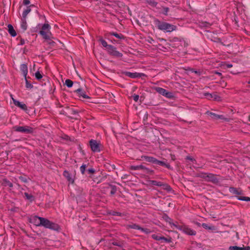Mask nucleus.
<instances>
[{
    "mask_svg": "<svg viewBox=\"0 0 250 250\" xmlns=\"http://www.w3.org/2000/svg\"><path fill=\"white\" fill-rule=\"evenodd\" d=\"M110 34L116 37V38H117L118 39H124V38L123 35H122V34H119L117 33L111 32V33H110Z\"/></svg>",
    "mask_w": 250,
    "mask_h": 250,
    "instance_id": "bb28decb",
    "label": "nucleus"
},
{
    "mask_svg": "<svg viewBox=\"0 0 250 250\" xmlns=\"http://www.w3.org/2000/svg\"><path fill=\"white\" fill-rule=\"evenodd\" d=\"M249 120L250 121V115L249 116Z\"/></svg>",
    "mask_w": 250,
    "mask_h": 250,
    "instance_id": "69168bd1",
    "label": "nucleus"
},
{
    "mask_svg": "<svg viewBox=\"0 0 250 250\" xmlns=\"http://www.w3.org/2000/svg\"><path fill=\"white\" fill-rule=\"evenodd\" d=\"M155 23L159 29L166 31L167 32H172L175 30L176 26L168 23L161 22L159 20H155Z\"/></svg>",
    "mask_w": 250,
    "mask_h": 250,
    "instance_id": "f257e3e1",
    "label": "nucleus"
},
{
    "mask_svg": "<svg viewBox=\"0 0 250 250\" xmlns=\"http://www.w3.org/2000/svg\"><path fill=\"white\" fill-rule=\"evenodd\" d=\"M204 95L207 98L208 100H212L217 102H220L222 101V99L221 97L218 95L216 93H209L208 92L204 93Z\"/></svg>",
    "mask_w": 250,
    "mask_h": 250,
    "instance_id": "423d86ee",
    "label": "nucleus"
},
{
    "mask_svg": "<svg viewBox=\"0 0 250 250\" xmlns=\"http://www.w3.org/2000/svg\"><path fill=\"white\" fill-rule=\"evenodd\" d=\"M130 169L131 170H138L139 167H138V166H132L130 167Z\"/></svg>",
    "mask_w": 250,
    "mask_h": 250,
    "instance_id": "c03bdc74",
    "label": "nucleus"
},
{
    "mask_svg": "<svg viewBox=\"0 0 250 250\" xmlns=\"http://www.w3.org/2000/svg\"><path fill=\"white\" fill-rule=\"evenodd\" d=\"M242 248L244 249L243 250H250V247H244V245L243 246Z\"/></svg>",
    "mask_w": 250,
    "mask_h": 250,
    "instance_id": "864d4df0",
    "label": "nucleus"
},
{
    "mask_svg": "<svg viewBox=\"0 0 250 250\" xmlns=\"http://www.w3.org/2000/svg\"><path fill=\"white\" fill-rule=\"evenodd\" d=\"M31 11L30 7H27L26 9L23 12L22 18L25 19L27 14Z\"/></svg>",
    "mask_w": 250,
    "mask_h": 250,
    "instance_id": "5701e85b",
    "label": "nucleus"
},
{
    "mask_svg": "<svg viewBox=\"0 0 250 250\" xmlns=\"http://www.w3.org/2000/svg\"><path fill=\"white\" fill-rule=\"evenodd\" d=\"M8 32L10 34V35L13 36L15 37L16 36L17 34L14 30L13 26L11 24H8Z\"/></svg>",
    "mask_w": 250,
    "mask_h": 250,
    "instance_id": "6ab92c4d",
    "label": "nucleus"
},
{
    "mask_svg": "<svg viewBox=\"0 0 250 250\" xmlns=\"http://www.w3.org/2000/svg\"><path fill=\"white\" fill-rule=\"evenodd\" d=\"M15 131L26 133H31L33 132V128L29 126H16L14 127Z\"/></svg>",
    "mask_w": 250,
    "mask_h": 250,
    "instance_id": "20e7f679",
    "label": "nucleus"
},
{
    "mask_svg": "<svg viewBox=\"0 0 250 250\" xmlns=\"http://www.w3.org/2000/svg\"><path fill=\"white\" fill-rule=\"evenodd\" d=\"M40 33L44 39L51 36L52 34L49 30V25L47 23L44 24Z\"/></svg>",
    "mask_w": 250,
    "mask_h": 250,
    "instance_id": "7ed1b4c3",
    "label": "nucleus"
},
{
    "mask_svg": "<svg viewBox=\"0 0 250 250\" xmlns=\"http://www.w3.org/2000/svg\"><path fill=\"white\" fill-rule=\"evenodd\" d=\"M164 14L165 15H167V13L168 12L169 9L167 7H165L164 8Z\"/></svg>",
    "mask_w": 250,
    "mask_h": 250,
    "instance_id": "8fccbe9b",
    "label": "nucleus"
},
{
    "mask_svg": "<svg viewBox=\"0 0 250 250\" xmlns=\"http://www.w3.org/2000/svg\"><path fill=\"white\" fill-rule=\"evenodd\" d=\"M12 100H13V102L14 104L16 106H18L19 107H20V108H21V109H22L24 111H26L27 110V107L25 104H24L23 103H21L19 101L16 100L14 98H12Z\"/></svg>",
    "mask_w": 250,
    "mask_h": 250,
    "instance_id": "f8f14e48",
    "label": "nucleus"
},
{
    "mask_svg": "<svg viewBox=\"0 0 250 250\" xmlns=\"http://www.w3.org/2000/svg\"><path fill=\"white\" fill-rule=\"evenodd\" d=\"M183 231L186 234L190 235H195L196 234V231L188 228L187 227H184L183 228Z\"/></svg>",
    "mask_w": 250,
    "mask_h": 250,
    "instance_id": "2eb2a0df",
    "label": "nucleus"
},
{
    "mask_svg": "<svg viewBox=\"0 0 250 250\" xmlns=\"http://www.w3.org/2000/svg\"><path fill=\"white\" fill-rule=\"evenodd\" d=\"M23 3L25 5H28L30 3V1L29 0H23Z\"/></svg>",
    "mask_w": 250,
    "mask_h": 250,
    "instance_id": "49530a36",
    "label": "nucleus"
},
{
    "mask_svg": "<svg viewBox=\"0 0 250 250\" xmlns=\"http://www.w3.org/2000/svg\"><path fill=\"white\" fill-rule=\"evenodd\" d=\"M80 97H82L83 98L88 99L89 97L86 95L84 92H83L81 89H78L76 90Z\"/></svg>",
    "mask_w": 250,
    "mask_h": 250,
    "instance_id": "aec40b11",
    "label": "nucleus"
},
{
    "mask_svg": "<svg viewBox=\"0 0 250 250\" xmlns=\"http://www.w3.org/2000/svg\"><path fill=\"white\" fill-rule=\"evenodd\" d=\"M150 184L160 187L161 186V182H158L155 180H151L149 181Z\"/></svg>",
    "mask_w": 250,
    "mask_h": 250,
    "instance_id": "c85d7f7f",
    "label": "nucleus"
},
{
    "mask_svg": "<svg viewBox=\"0 0 250 250\" xmlns=\"http://www.w3.org/2000/svg\"><path fill=\"white\" fill-rule=\"evenodd\" d=\"M63 175L66 178L67 180L71 183H74V180L71 177L70 174L67 170H64L63 173Z\"/></svg>",
    "mask_w": 250,
    "mask_h": 250,
    "instance_id": "f3484780",
    "label": "nucleus"
},
{
    "mask_svg": "<svg viewBox=\"0 0 250 250\" xmlns=\"http://www.w3.org/2000/svg\"><path fill=\"white\" fill-rule=\"evenodd\" d=\"M44 42L50 45V46L51 47H53L54 46L55 44V42L54 41H53L52 40V38H51V36H50L46 39H45V41H44Z\"/></svg>",
    "mask_w": 250,
    "mask_h": 250,
    "instance_id": "a211bd4d",
    "label": "nucleus"
},
{
    "mask_svg": "<svg viewBox=\"0 0 250 250\" xmlns=\"http://www.w3.org/2000/svg\"><path fill=\"white\" fill-rule=\"evenodd\" d=\"M41 226H42L46 228L54 230H58L59 229V227L57 224L50 221L49 220L46 218L42 217Z\"/></svg>",
    "mask_w": 250,
    "mask_h": 250,
    "instance_id": "f03ea898",
    "label": "nucleus"
},
{
    "mask_svg": "<svg viewBox=\"0 0 250 250\" xmlns=\"http://www.w3.org/2000/svg\"><path fill=\"white\" fill-rule=\"evenodd\" d=\"M86 166L85 164H83L80 167V170L82 174H84Z\"/></svg>",
    "mask_w": 250,
    "mask_h": 250,
    "instance_id": "4c0bfd02",
    "label": "nucleus"
},
{
    "mask_svg": "<svg viewBox=\"0 0 250 250\" xmlns=\"http://www.w3.org/2000/svg\"><path fill=\"white\" fill-rule=\"evenodd\" d=\"M89 144L92 151L94 152H98L101 151L100 147L101 145L100 143L97 142V141L94 140H91L89 141Z\"/></svg>",
    "mask_w": 250,
    "mask_h": 250,
    "instance_id": "39448f33",
    "label": "nucleus"
},
{
    "mask_svg": "<svg viewBox=\"0 0 250 250\" xmlns=\"http://www.w3.org/2000/svg\"><path fill=\"white\" fill-rule=\"evenodd\" d=\"M202 227L207 229H212V230H215V228L214 226H208V224L203 223L202 225Z\"/></svg>",
    "mask_w": 250,
    "mask_h": 250,
    "instance_id": "b1692460",
    "label": "nucleus"
},
{
    "mask_svg": "<svg viewBox=\"0 0 250 250\" xmlns=\"http://www.w3.org/2000/svg\"><path fill=\"white\" fill-rule=\"evenodd\" d=\"M187 159L189 160L192 162L195 161V160L193 158L190 157H187Z\"/></svg>",
    "mask_w": 250,
    "mask_h": 250,
    "instance_id": "5fc2aeb1",
    "label": "nucleus"
},
{
    "mask_svg": "<svg viewBox=\"0 0 250 250\" xmlns=\"http://www.w3.org/2000/svg\"><path fill=\"white\" fill-rule=\"evenodd\" d=\"M126 75L132 78H135L137 77H141L142 76H145V74L143 73H131V72H126Z\"/></svg>",
    "mask_w": 250,
    "mask_h": 250,
    "instance_id": "4468645a",
    "label": "nucleus"
},
{
    "mask_svg": "<svg viewBox=\"0 0 250 250\" xmlns=\"http://www.w3.org/2000/svg\"><path fill=\"white\" fill-rule=\"evenodd\" d=\"M138 167H139V169H145V167L144 166H143V165H139V166H138Z\"/></svg>",
    "mask_w": 250,
    "mask_h": 250,
    "instance_id": "4d7b16f0",
    "label": "nucleus"
},
{
    "mask_svg": "<svg viewBox=\"0 0 250 250\" xmlns=\"http://www.w3.org/2000/svg\"><path fill=\"white\" fill-rule=\"evenodd\" d=\"M139 95H134L133 96V100L135 101V102H137L138 99H139Z\"/></svg>",
    "mask_w": 250,
    "mask_h": 250,
    "instance_id": "a18cd8bd",
    "label": "nucleus"
},
{
    "mask_svg": "<svg viewBox=\"0 0 250 250\" xmlns=\"http://www.w3.org/2000/svg\"><path fill=\"white\" fill-rule=\"evenodd\" d=\"M194 72H195V73H198V72H197V71H194Z\"/></svg>",
    "mask_w": 250,
    "mask_h": 250,
    "instance_id": "e2e57ef3",
    "label": "nucleus"
},
{
    "mask_svg": "<svg viewBox=\"0 0 250 250\" xmlns=\"http://www.w3.org/2000/svg\"><path fill=\"white\" fill-rule=\"evenodd\" d=\"M88 171L89 173L93 174L95 172V170L93 168H90L88 170Z\"/></svg>",
    "mask_w": 250,
    "mask_h": 250,
    "instance_id": "09e8293b",
    "label": "nucleus"
},
{
    "mask_svg": "<svg viewBox=\"0 0 250 250\" xmlns=\"http://www.w3.org/2000/svg\"><path fill=\"white\" fill-rule=\"evenodd\" d=\"M128 228H131V229H141V227L136 225V224H132L131 225H129L128 226Z\"/></svg>",
    "mask_w": 250,
    "mask_h": 250,
    "instance_id": "473e14b6",
    "label": "nucleus"
},
{
    "mask_svg": "<svg viewBox=\"0 0 250 250\" xmlns=\"http://www.w3.org/2000/svg\"><path fill=\"white\" fill-rule=\"evenodd\" d=\"M35 77L37 79L40 80L42 78V74L40 73V72L38 71L35 73Z\"/></svg>",
    "mask_w": 250,
    "mask_h": 250,
    "instance_id": "f704fd0d",
    "label": "nucleus"
},
{
    "mask_svg": "<svg viewBox=\"0 0 250 250\" xmlns=\"http://www.w3.org/2000/svg\"><path fill=\"white\" fill-rule=\"evenodd\" d=\"M232 190L233 192V193L237 194V195H240L241 194V191L238 190L237 189L235 188H232Z\"/></svg>",
    "mask_w": 250,
    "mask_h": 250,
    "instance_id": "58836bf2",
    "label": "nucleus"
},
{
    "mask_svg": "<svg viewBox=\"0 0 250 250\" xmlns=\"http://www.w3.org/2000/svg\"><path fill=\"white\" fill-rule=\"evenodd\" d=\"M152 238L157 241L164 240L165 241L167 242H170V239H168L165 238V237L162 236L161 235H159L158 234H153L152 235Z\"/></svg>",
    "mask_w": 250,
    "mask_h": 250,
    "instance_id": "ddd939ff",
    "label": "nucleus"
},
{
    "mask_svg": "<svg viewBox=\"0 0 250 250\" xmlns=\"http://www.w3.org/2000/svg\"><path fill=\"white\" fill-rule=\"evenodd\" d=\"M146 160L149 162H152V163H155L156 161H157V160H156L155 158L151 157H147L146 158Z\"/></svg>",
    "mask_w": 250,
    "mask_h": 250,
    "instance_id": "7c9ffc66",
    "label": "nucleus"
},
{
    "mask_svg": "<svg viewBox=\"0 0 250 250\" xmlns=\"http://www.w3.org/2000/svg\"><path fill=\"white\" fill-rule=\"evenodd\" d=\"M21 69L22 72L25 79H26V77L27 76L28 73L27 66L26 64L23 63L21 65Z\"/></svg>",
    "mask_w": 250,
    "mask_h": 250,
    "instance_id": "dca6fc26",
    "label": "nucleus"
},
{
    "mask_svg": "<svg viewBox=\"0 0 250 250\" xmlns=\"http://www.w3.org/2000/svg\"><path fill=\"white\" fill-rule=\"evenodd\" d=\"M153 41H154V40H153L152 38H150V39L148 40V42H149V43H152V42H153Z\"/></svg>",
    "mask_w": 250,
    "mask_h": 250,
    "instance_id": "bf43d9fd",
    "label": "nucleus"
},
{
    "mask_svg": "<svg viewBox=\"0 0 250 250\" xmlns=\"http://www.w3.org/2000/svg\"><path fill=\"white\" fill-rule=\"evenodd\" d=\"M25 82H26V87L27 88H31L33 87V85L28 82L27 80V77H26Z\"/></svg>",
    "mask_w": 250,
    "mask_h": 250,
    "instance_id": "c9c22d12",
    "label": "nucleus"
},
{
    "mask_svg": "<svg viewBox=\"0 0 250 250\" xmlns=\"http://www.w3.org/2000/svg\"><path fill=\"white\" fill-rule=\"evenodd\" d=\"M21 27L23 31H25L27 29V25L25 19L22 18L21 24Z\"/></svg>",
    "mask_w": 250,
    "mask_h": 250,
    "instance_id": "412c9836",
    "label": "nucleus"
},
{
    "mask_svg": "<svg viewBox=\"0 0 250 250\" xmlns=\"http://www.w3.org/2000/svg\"><path fill=\"white\" fill-rule=\"evenodd\" d=\"M42 217L37 216H33L30 219V222L36 226H41Z\"/></svg>",
    "mask_w": 250,
    "mask_h": 250,
    "instance_id": "9b49d317",
    "label": "nucleus"
},
{
    "mask_svg": "<svg viewBox=\"0 0 250 250\" xmlns=\"http://www.w3.org/2000/svg\"><path fill=\"white\" fill-rule=\"evenodd\" d=\"M115 192H116V189L115 188H113L112 189V190H111L110 193L111 194H114L115 193Z\"/></svg>",
    "mask_w": 250,
    "mask_h": 250,
    "instance_id": "13d9d810",
    "label": "nucleus"
},
{
    "mask_svg": "<svg viewBox=\"0 0 250 250\" xmlns=\"http://www.w3.org/2000/svg\"><path fill=\"white\" fill-rule=\"evenodd\" d=\"M140 230H141L142 231L145 232L146 233H148L150 232L148 229H144L141 227V229H140Z\"/></svg>",
    "mask_w": 250,
    "mask_h": 250,
    "instance_id": "37998d69",
    "label": "nucleus"
},
{
    "mask_svg": "<svg viewBox=\"0 0 250 250\" xmlns=\"http://www.w3.org/2000/svg\"><path fill=\"white\" fill-rule=\"evenodd\" d=\"M116 49L115 47H114V46H113L112 45H111L110 46H108V48L106 50L108 52V53L110 54L112 53H113V52Z\"/></svg>",
    "mask_w": 250,
    "mask_h": 250,
    "instance_id": "2f4dec72",
    "label": "nucleus"
},
{
    "mask_svg": "<svg viewBox=\"0 0 250 250\" xmlns=\"http://www.w3.org/2000/svg\"><path fill=\"white\" fill-rule=\"evenodd\" d=\"M233 67L232 65L229 63H222L221 67L222 69H228L229 70L232 74H236L239 73V70L237 69L235 66H234L232 69H230Z\"/></svg>",
    "mask_w": 250,
    "mask_h": 250,
    "instance_id": "0eeeda50",
    "label": "nucleus"
},
{
    "mask_svg": "<svg viewBox=\"0 0 250 250\" xmlns=\"http://www.w3.org/2000/svg\"><path fill=\"white\" fill-rule=\"evenodd\" d=\"M171 158H172V159L173 160H174V157L172 156V157H171Z\"/></svg>",
    "mask_w": 250,
    "mask_h": 250,
    "instance_id": "0e129e2a",
    "label": "nucleus"
},
{
    "mask_svg": "<svg viewBox=\"0 0 250 250\" xmlns=\"http://www.w3.org/2000/svg\"><path fill=\"white\" fill-rule=\"evenodd\" d=\"M65 84L67 87H71L73 85V82L69 79H67L65 80Z\"/></svg>",
    "mask_w": 250,
    "mask_h": 250,
    "instance_id": "cd10ccee",
    "label": "nucleus"
},
{
    "mask_svg": "<svg viewBox=\"0 0 250 250\" xmlns=\"http://www.w3.org/2000/svg\"><path fill=\"white\" fill-rule=\"evenodd\" d=\"M160 187H162L163 189L166 190L167 191H170L171 190L170 186L166 183L161 182V186Z\"/></svg>",
    "mask_w": 250,
    "mask_h": 250,
    "instance_id": "4be33fe9",
    "label": "nucleus"
},
{
    "mask_svg": "<svg viewBox=\"0 0 250 250\" xmlns=\"http://www.w3.org/2000/svg\"><path fill=\"white\" fill-rule=\"evenodd\" d=\"M248 83L250 84V80L248 82Z\"/></svg>",
    "mask_w": 250,
    "mask_h": 250,
    "instance_id": "680f3d73",
    "label": "nucleus"
},
{
    "mask_svg": "<svg viewBox=\"0 0 250 250\" xmlns=\"http://www.w3.org/2000/svg\"><path fill=\"white\" fill-rule=\"evenodd\" d=\"M113 244L114 245H115V246H120V247L122 246V244L120 243L117 242H113Z\"/></svg>",
    "mask_w": 250,
    "mask_h": 250,
    "instance_id": "3c124183",
    "label": "nucleus"
},
{
    "mask_svg": "<svg viewBox=\"0 0 250 250\" xmlns=\"http://www.w3.org/2000/svg\"><path fill=\"white\" fill-rule=\"evenodd\" d=\"M229 249L230 250H243L244 249L242 247L237 246H230Z\"/></svg>",
    "mask_w": 250,
    "mask_h": 250,
    "instance_id": "72a5a7b5",
    "label": "nucleus"
},
{
    "mask_svg": "<svg viewBox=\"0 0 250 250\" xmlns=\"http://www.w3.org/2000/svg\"><path fill=\"white\" fill-rule=\"evenodd\" d=\"M154 89L156 91L163 96H165L167 98H171L172 97V94L170 92H167L166 89L160 87H156Z\"/></svg>",
    "mask_w": 250,
    "mask_h": 250,
    "instance_id": "6e6552de",
    "label": "nucleus"
},
{
    "mask_svg": "<svg viewBox=\"0 0 250 250\" xmlns=\"http://www.w3.org/2000/svg\"><path fill=\"white\" fill-rule=\"evenodd\" d=\"M24 195L26 197V198L28 200H31L33 198V196L32 195L29 194L28 193L25 192Z\"/></svg>",
    "mask_w": 250,
    "mask_h": 250,
    "instance_id": "a19ab883",
    "label": "nucleus"
},
{
    "mask_svg": "<svg viewBox=\"0 0 250 250\" xmlns=\"http://www.w3.org/2000/svg\"><path fill=\"white\" fill-rule=\"evenodd\" d=\"M100 41L101 44H102V45L104 47L106 48V49H107L108 48V46H110L111 45H108L107 44V42L105 40H104L102 39H101L100 40Z\"/></svg>",
    "mask_w": 250,
    "mask_h": 250,
    "instance_id": "393cba45",
    "label": "nucleus"
},
{
    "mask_svg": "<svg viewBox=\"0 0 250 250\" xmlns=\"http://www.w3.org/2000/svg\"><path fill=\"white\" fill-rule=\"evenodd\" d=\"M20 44L21 45H22L24 43V40L22 39H20Z\"/></svg>",
    "mask_w": 250,
    "mask_h": 250,
    "instance_id": "6e6d98bb",
    "label": "nucleus"
},
{
    "mask_svg": "<svg viewBox=\"0 0 250 250\" xmlns=\"http://www.w3.org/2000/svg\"><path fill=\"white\" fill-rule=\"evenodd\" d=\"M6 183H7V186H8L9 187H13V184L12 183L10 182L9 181H6Z\"/></svg>",
    "mask_w": 250,
    "mask_h": 250,
    "instance_id": "603ef678",
    "label": "nucleus"
},
{
    "mask_svg": "<svg viewBox=\"0 0 250 250\" xmlns=\"http://www.w3.org/2000/svg\"><path fill=\"white\" fill-rule=\"evenodd\" d=\"M206 114L210 116L213 119H222L227 121H228V119L225 118L223 115H217L215 113L210 112L209 111L207 112Z\"/></svg>",
    "mask_w": 250,
    "mask_h": 250,
    "instance_id": "9d476101",
    "label": "nucleus"
},
{
    "mask_svg": "<svg viewBox=\"0 0 250 250\" xmlns=\"http://www.w3.org/2000/svg\"><path fill=\"white\" fill-rule=\"evenodd\" d=\"M153 4H154V6H156V4H157V3H156V2H154L153 3Z\"/></svg>",
    "mask_w": 250,
    "mask_h": 250,
    "instance_id": "052dcab7",
    "label": "nucleus"
},
{
    "mask_svg": "<svg viewBox=\"0 0 250 250\" xmlns=\"http://www.w3.org/2000/svg\"><path fill=\"white\" fill-rule=\"evenodd\" d=\"M237 199L240 200H243V201H250V198L249 197L238 196Z\"/></svg>",
    "mask_w": 250,
    "mask_h": 250,
    "instance_id": "c756f323",
    "label": "nucleus"
},
{
    "mask_svg": "<svg viewBox=\"0 0 250 250\" xmlns=\"http://www.w3.org/2000/svg\"><path fill=\"white\" fill-rule=\"evenodd\" d=\"M110 54L112 56H114L116 57H119V58L122 56V54L121 53H120L119 52H118V51H117L116 49L113 52V53H112Z\"/></svg>",
    "mask_w": 250,
    "mask_h": 250,
    "instance_id": "a878e982",
    "label": "nucleus"
},
{
    "mask_svg": "<svg viewBox=\"0 0 250 250\" xmlns=\"http://www.w3.org/2000/svg\"><path fill=\"white\" fill-rule=\"evenodd\" d=\"M218 177V176L217 175H215L212 173H208L207 176L206 181L211 182L213 183H217L219 181Z\"/></svg>",
    "mask_w": 250,
    "mask_h": 250,
    "instance_id": "1a4fd4ad",
    "label": "nucleus"
},
{
    "mask_svg": "<svg viewBox=\"0 0 250 250\" xmlns=\"http://www.w3.org/2000/svg\"><path fill=\"white\" fill-rule=\"evenodd\" d=\"M155 163H157V164L161 165H165L164 162H163L162 161H158V160H157V161H156L155 162Z\"/></svg>",
    "mask_w": 250,
    "mask_h": 250,
    "instance_id": "de8ad7c7",
    "label": "nucleus"
},
{
    "mask_svg": "<svg viewBox=\"0 0 250 250\" xmlns=\"http://www.w3.org/2000/svg\"><path fill=\"white\" fill-rule=\"evenodd\" d=\"M200 26L202 27H208L210 26V24L207 22H202L201 23Z\"/></svg>",
    "mask_w": 250,
    "mask_h": 250,
    "instance_id": "e433bc0d",
    "label": "nucleus"
},
{
    "mask_svg": "<svg viewBox=\"0 0 250 250\" xmlns=\"http://www.w3.org/2000/svg\"><path fill=\"white\" fill-rule=\"evenodd\" d=\"M208 175V173H202L200 174V177L204 179L205 181H207V176Z\"/></svg>",
    "mask_w": 250,
    "mask_h": 250,
    "instance_id": "ea45409f",
    "label": "nucleus"
},
{
    "mask_svg": "<svg viewBox=\"0 0 250 250\" xmlns=\"http://www.w3.org/2000/svg\"><path fill=\"white\" fill-rule=\"evenodd\" d=\"M20 179L22 181V182H23L24 183H27L28 182V180L27 179L24 177V176H20L19 177Z\"/></svg>",
    "mask_w": 250,
    "mask_h": 250,
    "instance_id": "79ce46f5",
    "label": "nucleus"
}]
</instances>
